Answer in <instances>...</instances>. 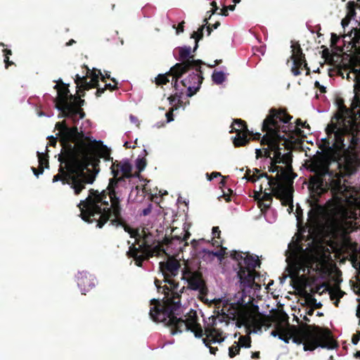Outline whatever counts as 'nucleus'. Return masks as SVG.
Here are the masks:
<instances>
[{
	"label": "nucleus",
	"mask_w": 360,
	"mask_h": 360,
	"mask_svg": "<svg viewBox=\"0 0 360 360\" xmlns=\"http://www.w3.org/2000/svg\"><path fill=\"white\" fill-rule=\"evenodd\" d=\"M195 72H193L192 74H189L187 77L179 82L180 89H182L183 94L186 90V95L188 97H191L197 93L200 89L202 81V77L200 75V68H198V70H195Z\"/></svg>",
	"instance_id": "17"
},
{
	"label": "nucleus",
	"mask_w": 360,
	"mask_h": 360,
	"mask_svg": "<svg viewBox=\"0 0 360 360\" xmlns=\"http://www.w3.org/2000/svg\"><path fill=\"white\" fill-rule=\"evenodd\" d=\"M313 313H314V309H312V308L309 309V310L307 311V314L308 315L311 316V315L313 314Z\"/></svg>",
	"instance_id": "47"
},
{
	"label": "nucleus",
	"mask_w": 360,
	"mask_h": 360,
	"mask_svg": "<svg viewBox=\"0 0 360 360\" xmlns=\"http://www.w3.org/2000/svg\"><path fill=\"white\" fill-rule=\"evenodd\" d=\"M68 93L66 87H60L57 90L58 97L53 99L55 107L60 111L58 117L66 120L56 124L57 137H49V144L54 146L59 138L62 146L58 158L59 172L53 176V182L61 181L63 184H68L77 195L86 184L94 182L100 156L107 160L110 158L108 152L101 155L97 143L85 137L82 131L79 132L77 127H70L71 124H77L84 113L79 108L84 100H78Z\"/></svg>",
	"instance_id": "1"
},
{
	"label": "nucleus",
	"mask_w": 360,
	"mask_h": 360,
	"mask_svg": "<svg viewBox=\"0 0 360 360\" xmlns=\"http://www.w3.org/2000/svg\"><path fill=\"white\" fill-rule=\"evenodd\" d=\"M259 355V352H255V353L252 354V358H258Z\"/></svg>",
	"instance_id": "48"
},
{
	"label": "nucleus",
	"mask_w": 360,
	"mask_h": 360,
	"mask_svg": "<svg viewBox=\"0 0 360 360\" xmlns=\"http://www.w3.org/2000/svg\"><path fill=\"white\" fill-rule=\"evenodd\" d=\"M124 146L127 148H134V146H131V144L129 142H125L124 143Z\"/></svg>",
	"instance_id": "46"
},
{
	"label": "nucleus",
	"mask_w": 360,
	"mask_h": 360,
	"mask_svg": "<svg viewBox=\"0 0 360 360\" xmlns=\"http://www.w3.org/2000/svg\"><path fill=\"white\" fill-rule=\"evenodd\" d=\"M37 156H38V161H39L40 171H39V172H38L36 168H34V167L32 168L34 174L37 176H39V174H41L43 172L44 167H47L48 164H49V161L46 159V157L44 153L37 152Z\"/></svg>",
	"instance_id": "24"
},
{
	"label": "nucleus",
	"mask_w": 360,
	"mask_h": 360,
	"mask_svg": "<svg viewBox=\"0 0 360 360\" xmlns=\"http://www.w3.org/2000/svg\"><path fill=\"white\" fill-rule=\"evenodd\" d=\"M146 165V162L144 158H138L136 161V166L137 169H139V172L137 174H135V176H139V172H141L142 170L144 169Z\"/></svg>",
	"instance_id": "27"
},
{
	"label": "nucleus",
	"mask_w": 360,
	"mask_h": 360,
	"mask_svg": "<svg viewBox=\"0 0 360 360\" xmlns=\"http://www.w3.org/2000/svg\"><path fill=\"white\" fill-rule=\"evenodd\" d=\"M86 76L81 77L79 75H77L76 78L75 79V82L77 84V88H78V91L80 92L89 90V89L93 87H97L99 77H101L103 81L105 79V76L101 73L100 70H97L95 68H94L93 70H90L87 67H86ZM105 77H110V75L106 73Z\"/></svg>",
	"instance_id": "15"
},
{
	"label": "nucleus",
	"mask_w": 360,
	"mask_h": 360,
	"mask_svg": "<svg viewBox=\"0 0 360 360\" xmlns=\"http://www.w3.org/2000/svg\"><path fill=\"white\" fill-rule=\"evenodd\" d=\"M122 178H112L110 180L108 192L90 189L87 197L78 204L82 219L89 223H96L101 228L107 221L115 226H121L134 240L129 247L128 255L133 257L137 266L150 257L158 256L163 252L162 246L157 238L158 229L154 225L155 219L151 218L143 223L141 229H133L121 217L120 202L126 188H120Z\"/></svg>",
	"instance_id": "5"
},
{
	"label": "nucleus",
	"mask_w": 360,
	"mask_h": 360,
	"mask_svg": "<svg viewBox=\"0 0 360 360\" xmlns=\"http://www.w3.org/2000/svg\"><path fill=\"white\" fill-rule=\"evenodd\" d=\"M58 84L55 85V88L56 89L58 88Z\"/></svg>",
	"instance_id": "57"
},
{
	"label": "nucleus",
	"mask_w": 360,
	"mask_h": 360,
	"mask_svg": "<svg viewBox=\"0 0 360 360\" xmlns=\"http://www.w3.org/2000/svg\"><path fill=\"white\" fill-rule=\"evenodd\" d=\"M359 152L338 155L337 157L314 155L307 163L314 173L310 178L311 196L316 202L319 197L330 191L329 221L334 231L347 233L355 226L360 217V195L342 182V178L354 173L360 165Z\"/></svg>",
	"instance_id": "2"
},
{
	"label": "nucleus",
	"mask_w": 360,
	"mask_h": 360,
	"mask_svg": "<svg viewBox=\"0 0 360 360\" xmlns=\"http://www.w3.org/2000/svg\"><path fill=\"white\" fill-rule=\"evenodd\" d=\"M315 86H316V87H317V88H319L320 89L321 92H322V93L326 92V87L322 86V85H321L319 82L316 81L315 82Z\"/></svg>",
	"instance_id": "35"
},
{
	"label": "nucleus",
	"mask_w": 360,
	"mask_h": 360,
	"mask_svg": "<svg viewBox=\"0 0 360 360\" xmlns=\"http://www.w3.org/2000/svg\"><path fill=\"white\" fill-rule=\"evenodd\" d=\"M232 193V191L231 189H228L226 191V202L229 201L230 200V196H229V194Z\"/></svg>",
	"instance_id": "39"
},
{
	"label": "nucleus",
	"mask_w": 360,
	"mask_h": 360,
	"mask_svg": "<svg viewBox=\"0 0 360 360\" xmlns=\"http://www.w3.org/2000/svg\"><path fill=\"white\" fill-rule=\"evenodd\" d=\"M155 285L156 288H158V290H160L161 287H160V281L158 280L155 281Z\"/></svg>",
	"instance_id": "43"
},
{
	"label": "nucleus",
	"mask_w": 360,
	"mask_h": 360,
	"mask_svg": "<svg viewBox=\"0 0 360 360\" xmlns=\"http://www.w3.org/2000/svg\"><path fill=\"white\" fill-rule=\"evenodd\" d=\"M213 21L214 20L212 18V14H210L209 18H205L203 20L204 24L201 27H200L197 31H194L193 32L191 38H193L195 39V46L193 48V52H194L197 49L198 46V43L203 37V30L205 29V27L206 26L207 27L206 30L207 32V35H210L212 30L210 27L212 26L214 29H216L220 25L219 21L216 20L212 23Z\"/></svg>",
	"instance_id": "20"
},
{
	"label": "nucleus",
	"mask_w": 360,
	"mask_h": 360,
	"mask_svg": "<svg viewBox=\"0 0 360 360\" xmlns=\"http://www.w3.org/2000/svg\"><path fill=\"white\" fill-rule=\"evenodd\" d=\"M105 86L110 89H114L115 87V86H112L110 84H106Z\"/></svg>",
	"instance_id": "51"
},
{
	"label": "nucleus",
	"mask_w": 360,
	"mask_h": 360,
	"mask_svg": "<svg viewBox=\"0 0 360 360\" xmlns=\"http://www.w3.org/2000/svg\"><path fill=\"white\" fill-rule=\"evenodd\" d=\"M271 335L288 343L290 339L295 343L304 345V351H313L318 347L333 349L336 343L332 338L329 330H322L319 327L311 328L309 326L297 328L295 326L278 325Z\"/></svg>",
	"instance_id": "9"
},
{
	"label": "nucleus",
	"mask_w": 360,
	"mask_h": 360,
	"mask_svg": "<svg viewBox=\"0 0 360 360\" xmlns=\"http://www.w3.org/2000/svg\"><path fill=\"white\" fill-rule=\"evenodd\" d=\"M331 38L333 43H336L337 40L339 39V37L335 34H332Z\"/></svg>",
	"instance_id": "38"
},
{
	"label": "nucleus",
	"mask_w": 360,
	"mask_h": 360,
	"mask_svg": "<svg viewBox=\"0 0 360 360\" xmlns=\"http://www.w3.org/2000/svg\"><path fill=\"white\" fill-rule=\"evenodd\" d=\"M220 11L222 14L225 13V6L222 5V8L220 9Z\"/></svg>",
	"instance_id": "50"
},
{
	"label": "nucleus",
	"mask_w": 360,
	"mask_h": 360,
	"mask_svg": "<svg viewBox=\"0 0 360 360\" xmlns=\"http://www.w3.org/2000/svg\"><path fill=\"white\" fill-rule=\"evenodd\" d=\"M130 120L131 122L135 123V124L138 122L137 118L133 115L130 116Z\"/></svg>",
	"instance_id": "41"
},
{
	"label": "nucleus",
	"mask_w": 360,
	"mask_h": 360,
	"mask_svg": "<svg viewBox=\"0 0 360 360\" xmlns=\"http://www.w3.org/2000/svg\"><path fill=\"white\" fill-rule=\"evenodd\" d=\"M359 340H360V330H358V331H356V333L355 334L353 335L352 341L354 345H356L359 342Z\"/></svg>",
	"instance_id": "32"
},
{
	"label": "nucleus",
	"mask_w": 360,
	"mask_h": 360,
	"mask_svg": "<svg viewBox=\"0 0 360 360\" xmlns=\"http://www.w3.org/2000/svg\"><path fill=\"white\" fill-rule=\"evenodd\" d=\"M75 41L73 39L70 40L68 43V45H71L72 43H74Z\"/></svg>",
	"instance_id": "53"
},
{
	"label": "nucleus",
	"mask_w": 360,
	"mask_h": 360,
	"mask_svg": "<svg viewBox=\"0 0 360 360\" xmlns=\"http://www.w3.org/2000/svg\"><path fill=\"white\" fill-rule=\"evenodd\" d=\"M212 81L216 84H221L224 80V74L221 71L214 70L212 75Z\"/></svg>",
	"instance_id": "25"
},
{
	"label": "nucleus",
	"mask_w": 360,
	"mask_h": 360,
	"mask_svg": "<svg viewBox=\"0 0 360 360\" xmlns=\"http://www.w3.org/2000/svg\"><path fill=\"white\" fill-rule=\"evenodd\" d=\"M228 255H229V253L226 252V258L228 257Z\"/></svg>",
	"instance_id": "58"
},
{
	"label": "nucleus",
	"mask_w": 360,
	"mask_h": 360,
	"mask_svg": "<svg viewBox=\"0 0 360 360\" xmlns=\"http://www.w3.org/2000/svg\"><path fill=\"white\" fill-rule=\"evenodd\" d=\"M132 165L128 160H122V161L115 160L112 162L110 169L113 178H131L135 174H132Z\"/></svg>",
	"instance_id": "18"
},
{
	"label": "nucleus",
	"mask_w": 360,
	"mask_h": 360,
	"mask_svg": "<svg viewBox=\"0 0 360 360\" xmlns=\"http://www.w3.org/2000/svg\"><path fill=\"white\" fill-rule=\"evenodd\" d=\"M232 1L234 3V5H229V6H226V12L229 10V11H233L235 9V5L236 4H238L240 1V0H232Z\"/></svg>",
	"instance_id": "34"
},
{
	"label": "nucleus",
	"mask_w": 360,
	"mask_h": 360,
	"mask_svg": "<svg viewBox=\"0 0 360 360\" xmlns=\"http://www.w3.org/2000/svg\"><path fill=\"white\" fill-rule=\"evenodd\" d=\"M174 54L178 56L179 60L182 61L172 68V72L177 77H181L190 68L198 70V68H200L201 65L204 64L200 60L193 59L190 46L178 47L175 49Z\"/></svg>",
	"instance_id": "12"
},
{
	"label": "nucleus",
	"mask_w": 360,
	"mask_h": 360,
	"mask_svg": "<svg viewBox=\"0 0 360 360\" xmlns=\"http://www.w3.org/2000/svg\"><path fill=\"white\" fill-rule=\"evenodd\" d=\"M4 56H5L4 63H6V68H8V65L11 63V62H10L8 60V59H9L8 56L11 55V51L5 49V50H4Z\"/></svg>",
	"instance_id": "31"
},
{
	"label": "nucleus",
	"mask_w": 360,
	"mask_h": 360,
	"mask_svg": "<svg viewBox=\"0 0 360 360\" xmlns=\"http://www.w3.org/2000/svg\"><path fill=\"white\" fill-rule=\"evenodd\" d=\"M323 211L321 205H315L308 212L307 226L310 238L302 236L293 237L285 251L287 269L291 277L305 276L314 271L319 276H325L330 272L327 255L318 244L316 235L321 231L320 220Z\"/></svg>",
	"instance_id": "8"
},
{
	"label": "nucleus",
	"mask_w": 360,
	"mask_h": 360,
	"mask_svg": "<svg viewBox=\"0 0 360 360\" xmlns=\"http://www.w3.org/2000/svg\"><path fill=\"white\" fill-rule=\"evenodd\" d=\"M356 6H359L354 1L347 3V13L342 20L341 25L344 30V41L360 50V22L356 20L354 25L348 27L351 20L356 15ZM338 72L343 78L346 77L354 82L352 104L358 109L352 111L345 107L339 108L326 129V138L321 140L320 147L323 153L316 155L337 157L338 155L346 153L360 152V144L356 136L360 131V58H351Z\"/></svg>",
	"instance_id": "3"
},
{
	"label": "nucleus",
	"mask_w": 360,
	"mask_h": 360,
	"mask_svg": "<svg viewBox=\"0 0 360 360\" xmlns=\"http://www.w3.org/2000/svg\"><path fill=\"white\" fill-rule=\"evenodd\" d=\"M147 213H148V210H145L143 211V214H144V215H146V214H147Z\"/></svg>",
	"instance_id": "55"
},
{
	"label": "nucleus",
	"mask_w": 360,
	"mask_h": 360,
	"mask_svg": "<svg viewBox=\"0 0 360 360\" xmlns=\"http://www.w3.org/2000/svg\"><path fill=\"white\" fill-rule=\"evenodd\" d=\"M180 264L176 259L169 257L165 262H160V269L167 283L162 288L165 297L162 302L153 299L150 301V316L155 322L163 323L171 328V333L191 330L195 337L206 338L203 339L206 345L210 343H221L224 339V308L225 301L214 300L213 303L218 308L221 316L209 319L205 330H202L198 322L196 311L189 309L186 311L185 303L181 304V300L185 286H180L174 277L179 274Z\"/></svg>",
	"instance_id": "4"
},
{
	"label": "nucleus",
	"mask_w": 360,
	"mask_h": 360,
	"mask_svg": "<svg viewBox=\"0 0 360 360\" xmlns=\"http://www.w3.org/2000/svg\"><path fill=\"white\" fill-rule=\"evenodd\" d=\"M307 300L308 301V302L311 304V305H316V308H319L321 304L320 303L319 304H316V300L314 298L311 297V295H310L309 293H307Z\"/></svg>",
	"instance_id": "30"
},
{
	"label": "nucleus",
	"mask_w": 360,
	"mask_h": 360,
	"mask_svg": "<svg viewBox=\"0 0 360 360\" xmlns=\"http://www.w3.org/2000/svg\"><path fill=\"white\" fill-rule=\"evenodd\" d=\"M240 347H250V340L249 337L240 336L238 342H235V345L229 348V356L231 358L234 357L240 351Z\"/></svg>",
	"instance_id": "23"
},
{
	"label": "nucleus",
	"mask_w": 360,
	"mask_h": 360,
	"mask_svg": "<svg viewBox=\"0 0 360 360\" xmlns=\"http://www.w3.org/2000/svg\"><path fill=\"white\" fill-rule=\"evenodd\" d=\"M217 348H214V347H211V346H210V352H211L212 354H215V352H216V350H217Z\"/></svg>",
	"instance_id": "45"
},
{
	"label": "nucleus",
	"mask_w": 360,
	"mask_h": 360,
	"mask_svg": "<svg viewBox=\"0 0 360 360\" xmlns=\"http://www.w3.org/2000/svg\"><path fill=\"white\" fill-rule=\"evenodd\" d=\"M229 257L237 264L233 281L238 292L233 297L230 292L226 295V321H236L250 332L257 333L264 325L262 314L253 303L261 289L260 276L256 273L260 262L256 255L233 250L229 252Z\"/></svg>",
	"instance_id": "7"
},
{
	"label": "nucleus",
	"mask_w": 360,
	"mask_h": 360,
	"mask_svg": "<svg viewBox=\"0 0 360 360\" xmlns=\"http://www.w3.org/2000/svg\"><path fill=\"white\" fill-rule=\"evenodd\" d=\"M271 203V200H259L258 202L259 207L262 212L269 210V208L270 207Z\"/></svg>",
	"instance_id": "28"
},
{
	"label": "nucleus",
	"mask_w": 360,
	"mask_h": 360,
	"mask_svg": "<svg viewBox=\"0 0 360 360\" xmlns=\"http://www.w3.org/2000/svg\"><path fill=\"white\" fill-rule=\"evenodd\" d=\"M292 116L283 109L271 108L269 115L263 121L262 130L266 134L262 136L261 145L262 148L256 149V158L266 157L269 158V172L276 173L275 176H268L259 169H248L245 177L248 181H256L264 178L267 186L274 195L280 200L281 204L287 206V211L290 213L293 210L292 189L285 182L288 167L290 165V153H282L287 141L292 139L297 127L290 121Z\"/></svg>",
	"instance_id": "6"
},
{
	"label": "nucleus",
	"mask_w": 360,
	"mask_h": 360,
	"mask_svg": "<svg viewBox=\"0 0 360 360\" xmlns=\"http://www.w3.org/2000/svg\"><path fill=\"white\" fill-rule=\"evenodd\" d=\"M77 280L78 287L84 295L95 286L96 281L94 276L84 271L78 272Z\"/></svg>",
	"instance_id": "22"
},
{
	"label": "nucleus",
	"mask_w": 360,
	"mask_h": 360,
	"mask_svg": "<svg viewBox=\"0 0 360 360\" xmlns=\"http://www.w3.org/2000/svg\"><path fill=\"white\" fill-rule=\"evenodd\" d=\"M359 8L360 9V4L359 5Z\"/></svg>",
	"instance_id": "59"
},
{
	"label": "nucleus",
	"mask_w": 360,
	"mask_h": 360,
	"mask_svg": "<svg viewBox=\"0 0 360 360\" xmlns=\"http://www.w3.org/2000/svg\"><path fill=\"white\" fill-rule=\"evenodd\" d=\"M37 115L39 117H41V116H48V117H51V115H53V113L51 115H48V114H46L45 112H44L43 111H39L37 112Z\"/></svg>",
	"instance_id": "36"
},
{
	"label": "nucleus",
	"mask_w": 360,
	"mask_h": 360,
	"mask_svg": "<svg viewBox=\"0 0 360 360\" xmlns=\"http://www.w3.org/2000/svg\"><path fill=\"white\" fill-rule=\"evenodd\" d=\"M307 75H309V69H307Z\"/></svg>",
	"instance_id": "56"
},
{
	"label": "nucleus",
	"mask_w": 360,
	"mask_h": 360,
	"mask_svg": "<svg viewBox=\"0 0 360 360\" xmlns=\"http://www.w3.org/2000/svg\"><path fill=\"white\" fill-rule=\"evenodd\" d=\"M229 133H235V135L231 137L233 144L235 147L245 146L248 143V136L250 135L245 123L240 120H234L230 126Z\"/></svg>",
	"instance_id": "16"
},
{
	"label": "nucleus",
	"mask_w": 360,
	"mask_h": 360,
	"mask_svg": "<svg viewBox=\"0 0 360 360\" xmlns=\"http://www.w3.org/2000/svg\"><path fill=\"white\" fill-rule=\"evenodd\" d=\"M310 292L311 294L323 295L327 292L331 300H335L334 304L338 306V300L344 295V292L339 288L331 289L328 285L323 283L316 286L311 287Z\"/></svg>",
	"instance_id": "21"
},
{
	"label": "nucleus",
	"mask_w": 360,
	"mask_h": 360,
	"mask_svg": "<svg viewBox=\"0 0 360 360\" xmlns=\"http://www.w3.org/2000/svg\"><path fill=\"white\" fill-rule=\"evenodd\" d=\"M222 192L223 194L220 197H219V199H220L221 198H224L225 196V193L224 192V191H222Z\"/></svg>",
	"instance_id": "54"
},
{
	"label": "nucleus",
	"mask_w": 360,
	"mask_h": 360,
	"mask_svg": "<svg viewBox=\"0 0 360 360\" xmlns=\"http://www.w3.org/2000/svg\"><path fill=\"white\" fill-rule=\"evenodd\" d=\"M292 48V68L291 71L294 75L297 76L301 73V70L307 69V63L302 49L297 44H293Z\"/></svg>",
	"instance_id": "19"
},
{
	"label": "nucleus",
	"mask_w": 360,
	"mask_h": 360,
	"mask_svg": "<svg viewBox=\"0 0 360 360\" xmlns=\"http://www.w3.org/2000/svg\"><path fill=\"white\" fill-rule=\"evenodd\" d=\"M218 64H219V61H218V60H215V61H214V65H209V66H210V67H214V66H215V65H218Z\"/></svg>",
	"instance_id": "52"
},
{
	"label": "nucleus",
	"mask_w": 360,
	"mask_h": 360,
	"mask_svg": "<svg viewBox=\"0 0 360 360\" xmlns=\"http://www.w3.org/2000/svg\"><path fill=\"white\" fill-rule=\"evenodd\" d=\"M181 279L187 283L188 288L198 290L200 292V297L202 301L208 302V300L205 298L207 288L200 272L185 267L182 270Z\"/></svg>",
	"instance_id": "13"
},
{
	"label": "nucleus",
	"mask_w": 360,
	"mask_h": 360,
	"mask_svg": "<svg viewBox=\"0 0 360 360\" xmlns=\"http://www.w3.org/2000/svg\"><path fill=\"white\" fill-rule=\"evenodd\" d=\"M104 91L103 89L98 88L96 91V96H100Z\"/></svg>",
	"instance_id": "37"
},
{
	"label": "nucleus",
	"mask_w": 360,
	"mask_h": 360,
	"mask_svg": "<svg viewBox=\"0 0 360 360\" xmlns=\"http://www.w3.org/2000/svg\"><path fill=\"white\" fill-rule=\"evenodd\" d=\"M272 200V196H271V193L264 192L262 194V197L260 200Z\"/></svg>",
	"instance_id": "33"
},
{
	"label": "nucleus",
	"mask_w": 360,
	"mask_h": 360,
	"mask_svg": "<svg viewBox=\"0 0 360 360\" xmlns=\"http://www.w3.org/2000/svg\"><path fill=\"white\" fill-rule=\"evenodd\" d=\"M251 136L252 137V139H260V136H261V134H252Z\"/></svg>",
	"instance_id": "42"
},
{
	"label": "nucleus",
	"mask_w": 360,
	"mask_h": 360,
	"mask_svg": "<svg viewBox=\"0 0 360 360\" xmlns=\"http://www.w3.org/2000/svg\"><path fill=\"white\" fill-rule=\"evenodd\" d=\"M258 51L262 54L264 55V49L263 47H260L259 49H258Z\"/></svg>",
	"instance_id": "49"
},
{
	"label": "nucleus",
	"mask_w": 360,
	"mask_h": 360,
	"mask_svg": "<svg viewBox=\"0 0 360 360\" xmlns=\"http://www.w3.org/2000/svg\"><path fill=\"white\" fill-rule=\"evenodd\" d=\"M170 77L172 79V82H174L175 93L168 98L169 104L172 105V107L170 108L169 112L165 114L167 117V122H170L174 120L173 111L181 107H183L184 105L181 101V97L183 95L182 89H180V85L178 82V79L181 77L174 75V72H172V68L168 73L158 75V77H155V83L157 85L165 84L169 82V77Z\"/></svg>",
	"instance_id": "11"
},
{
	"label": "nucleus",
	"mask_w": 360,
	"mask_h": 360,
	"mask_svg": "<svg viewBox=\"0 0 360 360\" xmlns=\"http://www.w3.org/2000/svg\"><path fill=\"white\" fill-rule=\"evenodd\" d=\"M266 218V220L269 223H274L276 221V215L274 211L273 210H266L264 212H262Z\"/></svg>",
	"instance_id": "26"
},
{
	"label": "nucleus",
	"mask_w": 360,
	"mask_h": 360,
	"mask_svg": "<svg viewBox=\"0 0 360 360\" xmlns=\"http://www.w3.org/2000/svg\"><path fill=\"white\" fill-rule=\"evenodd\" d=\"M206 176L207 177V179L210 180V181L213 179L214 178H217L218 176H221V179L220 183H221V184L222 186H224V176H221L220 173H219V172H212L211 174H207Z\"/></svg>",
	"instance_id": "29"
},
{
	"label": "nucleus",
	"mask_w": 360,
	"mask_h": 360,
	"mask_svg": "<svg viewBox=\"0 0 360 360\" xmlns=\"http://www.w3.org/2000/svg\"><path fill=\"white\" fill-rule=\"evenodd\" d=\"M342 252L349 258L352 266L356 269V283L353 285L354 292L360 296V248L357 243L352 242L349 239H345L342 245ZM359 304L356 309V316L359 318L360 324V297L357 299Z\"/></svg>",
	"instance_id": "10"
},
{
	"label": "nucleus",
	"mask_w": 360,
	"mask_h": 360,
	"mask_svg": "<svg viewBox=\"0 0 360 360\" xmlns=\"http://www.w3.org/2000/svg\"><path fill=\"white\" fill-rule=\"evenodd\" d=\"M184 31V29H183V25L182 24H180L179 25V27L177 28V33H179V32H182Z\"/></svg>",
	"instance_id": "44"
},
{
	"label": "nucleus",
	"mask_w": 360,
	"mask_h": 360,
	"mask_svg": "<svg viewBox=\"0 0 360 360\" xmlns=\"http://www.w3.org/2000/svg\"><path fill=\"white\" fill-rule=\"evenodd\" d=\"M212 13H214L217 10V4L214 1H213L212 3Z\"/></svg>",
	"instance_id": "40"
},
{
	"label": "nucleus",
	"mask_w": 360,
	"mask_h": 360,
	"mask_svg": "<svg viewBox=\"0 0 360 360\" xmlns=\"http://www.w3.org/2000/svg\"><path fill=\"white\" fill-rule=\"evenodd\" d=\"M212 250H205L203 258L205 260L221 264L225 255V249L222 247V240L220 239L221 231L218 226L212 228Z\"/></svg>",
	"instance_id": "14"
}]
</instances>
